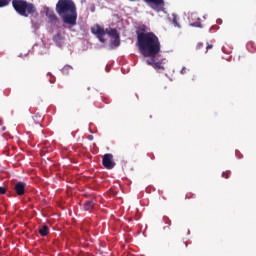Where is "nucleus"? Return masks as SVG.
Masks as SVG:
<instances>
[{"mask_svg": "<svg viewBox=\"0 0 256 256\" xmlns=\"http://www.w3.org/2000/svg\"><path fill=\"white\" fill-rule=\"evenodd\" d=\"M47 17L48 19H50V21H59V18L57 17V15H55L54 12L47 13Z\"/></svg>", "mask_w": 256, "mask_h": 256, "instance_id": "nucleus-14", "label": "nucleus"}, {"mask_svg": "<svg viewBox=\"0 0 256 256\" xmlns=\"http://www.w3.org/2000/svg\"><path fill=\"white\" fill-rule=\"evenodd\" d=\"M35 119H37V116H35L34 121H36Z\"/></svg>", "mask_w": 256, "mask_h": 256, "instance_id": "nucleus-27", "label": "nucleus"}, {"mask_svg": "<svg viewBox=\"0 0 256 256\" xmlns=\"http://www.w3.org/2000/svg\"><path fill=\"white\" fill-rule=\"evenodd\" d=\"M56 13L66 25H77V6L73 0H58Z\"/></svg>", "mask_w": 256, "mask_h": 256, "instance_id": "nucleus-2", "label": "nucleus"}, {"mask_svg": "<svg viewBox=\"0 0 256 256\" xmlns=\"http://www.w3.org/2000/svg\"><path fill=\"white\" fill-rule=\"evenodd\" d=\"M137 42L136 45L143 57H150L146 60L147 65L153 67L156 71H165L163 66V59L157 61L159 53H161V41L159 37L153 32H145V28L142 31L137 30Z\"/></svg>", "mask_w": 256, "mask_h": 256, "instance_id": "nucleus-1", "label": "nucleus"}, {"mask_svg": "<svg viewBox=\"0 0 256 256\" xmlns=\"http://www.w3.org/2000/svg\"><path fill=\"white\" fill-rule=\"evenodd\" d=\"M91 33H93V35H96V37L99 39L101 43H105L104 37L107 34V31H105V28L97 24L91 28Z\"/></svg>", "mask_w": 256, "mask_h": 256, "instance_id": "nucleus-4", "label": "nucleus"}, {"mask_svg": "<svg viewBox=\"0 0 256 256\" xmlns=\"http://www.w3.org/2000/svg\"><path fill=\"white\" fill-rule=\"evenodd\" d=\"M222 177H224V179H229V177H231V171L223 172Z\"/></svg>", "mask_w": 256, "mask_h": 256, "instance_id": "nucleus-17", "label": "nucleus"}, {"mask_svg": "<svg viewBox=\"0 0 256 256\" xmlns=\"http://www.w3.org/2000/svg\"><path fill=\"white\" fill-rule=\"evenodd\" d=\"M53 41L56 43V45H58V47H61V45H63V42L65 41V37L63 36V34H61V32H59L54 35Z\"/></svg>", "mask_w": 256, "mask_h": 256, "instance_id": "nucleus-9", "label": "nucleus"}, {"mask_svg": "<svg viewBox=\"0 0 256 256\" xmlns=\"http://www.w3.org/2000/svg\"><path fill=\"white\" fill-rule=\"evenodd\" d=\"M210 49H213V44H207L204 53H208Z\"/></svg>", "mask_w": 256, "mask_h": 256, "instance_id": "nucleus-19", "label": "nucleus"}, {"mask_svg": "<svg viewBox=\"0 0 256 256\" xmlns=\"http://www.w3.org/2000/svg\"><path fill=\"white\" fill-rule=\"evenodd\" d=\"M250 46L252 47L251 52H252V53H255V51H256L255 45H253V44L251 43Z\"/></svg>", "mask_w": 256, "mask_h": 256, "instance_id": "nucleus-25", "label": "nucleus"}, {"mask_svg": "<svg viewBox=\"0 0 256 256\" xmlns=\"http://www.w3.org/2000/svg\"><path fill=\"white\" fill-rule=\"evenodd\" d=\"M193 197H195V195L192 194V193H187L186 194V199H193Z\"/></svg>", "mask_w": 256, "mask_h": 256, "instance_id": "nucleus-23", "label": "nucleus"}, {"mask_svg": "<svg viewBox=\"0 0 256 256\" xmlns=\"http://www.w3.org/2000/svg\"><path fill=\"white\" fill-rule=\"evenodd\" d=\"M41 121H43V118H41V116H39V119L37 120L38 125H41Z\"/></svg>", "mask_w": 256, "mask_h": 256, "instance_id": "nucleus-26", "label": "nucleus"}, {"mask_svg": "<svg viewBox=\"0 0 256 256\" xmlns=\"http://www.w3.org/2000/svg\"><path fill=\"white\" fill-rule=\"evenodd\" d=\"M71 71H73V67L66 65L62 68V73L63 75H69V73H71Z\"/></svg>", "mask_w": 256, "mask_h": 256, "instance_id": "nucleus-13", "label": "nucleus"}, {"mask_svg": "<svg viewBox=\"0 0 256 256\" xmlns=\"http://www.w3.org/2000/svg\"><path fill=\"white\" fill-rule=\"evenodd\" d=\"M181 75H185L187 73V68L183 67L180 71Z\"/></svg>", "mask_w": 256, "mask_h": 256, "instance_id": "nucleus-24", "label": "nucleus"}, {"mask_svg": "<svg viewBox=\"0 0 256 256\" xmlns=\"http://www.w3.org/2000/svg\"><path fill=\"white\" fill-rule=\"evenodd\" d=\"M9 5V1L7 0H0V7H7Z\"/></svg>", "mask_w": 256, "mask_h": 256, "instance_id": "nucleus-18", "label": "nucleus"}, {"mask_svg": "<svg viewBox=\"0 0 256 256\" xmlns=\"http://www.w3.org/2000/svg\"><path fill=\"white\" fill-rule=\"evenodd\" d=\"M7 193V189L4 187H0V195H5Z\"/></svg>", "mask_w": 256, "mask_h": 256, "instance_id": "nucleus-21", "label": "nucleus"}, {"mask_svg": "<svg viewBox=\"0 0 256 256\" xmlns=\"http://www.w3.org/2000/svg\"><path fill=\"white\" fill-rule=\"evenodd\" d=\"M129 1L133 2V1H137V0H129ZM143 2L147 3L148 5H151L152 9H155V7L163 9V7H165L164 0H143Z\"/></svg>", "mask_w": 256, "mask_h": 256, "instance_id": "nucleus-8", "label": "nucleus"}, {"mask_svg": "<svg viewBox=\"0 0 256 256\" xmlns=\"http://www.w3.org/2000/svg\"><path fill=\"white\" fill-rule=\"evenodd\" d=\"M102 165L105 169H113L115 167V161H113V154H104L102 158Z\"/></svg>", "mask_w": 256, "mask_h": 256, "instance_id": "nucleus-6", "label": "nucleus"}, {"mask_svg": "<svg viewBox=\"0 0 256 256\" xmlns=\"http://www.w3.org/2000/svg\"><path fill=\"white\" fill-rule=\"evenodd\" d=\"M107 35L110 37H113V39L119 37V32H117V29L111 28L110 30H106Z\"/></svg>", "mask_w": 256, "mask_h": 256, "instance_id": "nucleus-12", "label": "nucleus"}, {"mask_svg": "<svg viewBox=\"0 0 256 256\" xmlns=\"http://www.w3.org/2000/svg\"><path fill=\"white\" fill-rule=\"evenodd\" d=\"M26 189L27 184L25 182L20 181L14 185V191L18 197H23V195H25Z\"/></svg>", "mask_w": 256, "mask_h": 256, "instance_id": "nucleus-7", "label": "nucleus"}, {"mask_svg": "<svg viewBox=\"0 0 256 256\" xmlns=\"http://www.w3.org/2000/svg\"><path fill=\"white\" fill-rule=\"evenodd\" d=\"M91 33H93V35H96V37L99 39L101 43H105L104 37L107 34V31H105V28L97 24L91 28Z\"/></svg>", "mask_w": 256, "mask_h": 256, "instance_id": "nucleus-5", "label": "nucleus"}, {"mask_svg": "<svg viewBox=\"0 0 256 256\" xmlns=\"http://www.w3.org/2000/svg\"><path fill=\"white\" fill-rule=\"evenodd\" d=\"M12 7H14L16 13L22 17H29V15H33L36 11L35 6L25 0H13Z\"/></svg>", "mask_w": 256, "mask_h": 256, "instance_id": "nucleus-3", "label": "nucleus"}, {"mask_svg": "<svg viewBox=\"0 0 256 256\" xmlns=\"http://www.w3.org/2000/svg\"><path fill=\"white\" fill-rule=\"evenodd\" d=\"M203 47H204L203 43L199 42V43L197 44V46H196V49H197L198 51H201V50L203 49Z\"/></svg>", "mask_w": 256, "mask_h": 256, "instance_id": "nucleus-20", "label": "nucleus"}, {"mask_svg": "<svg viewBox=\"0 0 256 256\" xmlns=\"http://www.w3.org/2000/svg\"><path fill=\"white\" fill-rule=\"evenodd\" d=\"M93 207H95V203L91 200L84 203V211H93Z\"/></svg>", "mask_w": 256, "mask_h": 256, "instance_id": "nucleus-11", "label": "nucleus"}, {"mask_svg": "<svg viewBox=\"0 0 256 256\" xmlns=\"http://www.w3.org/2000/svg\"><path fill=\"white\" fill-rule=\"evenodd\" d=\"M111 44L114 47H119V45H121V41L119 40V36L117 38H114V40L111 41Z\"/></svg>", "mask_w": 256, "mask_h": 256, "instance_id": "nucleus-15", "label": "nucleus"}, {"mask_svg": "<svg viewBox=\"0 0 256 256\" xmlns=\"http://www.w3.org/2000/svg\"><path fill=\"white\" fill-rule=\"evenodd\" d=\"M173 25L174 27H180L176 17L173 18Z\"/></svg>", "mask_w": 256, "mask_h": 256, "instance_id": "nucleus-22", "label": "nucleus"}, {"mask_svg": "<svg viewBox=\"0 0 256 256\" xmlns=\"http://www.w3.org/2000/svg\"><path fill=\"white\" fill-rule=\"evenodd\" d=\"M190 25H191V27H202V25H201V18H197V21L191 23Z\"/></svg>", "mask_w": 256, "mask_h": 256, "instance_id": "nucleus-16", "label": "nucleus"}, {"mask_svg": "<svg viewBox=\"0 0 256 256\" xmlns=\"http://www.w3.org/2000/svg\"><path fill=\"white\" fill-rule=\"evenodd\" d=\"M38 232L41 237H47L49 235V226L43 225L39 228Z\"/></svg>", "mask_w": 256, "mask_h": 256, "instance_id": "nucleus-10", "label": "nucleus"}]
</instances>
